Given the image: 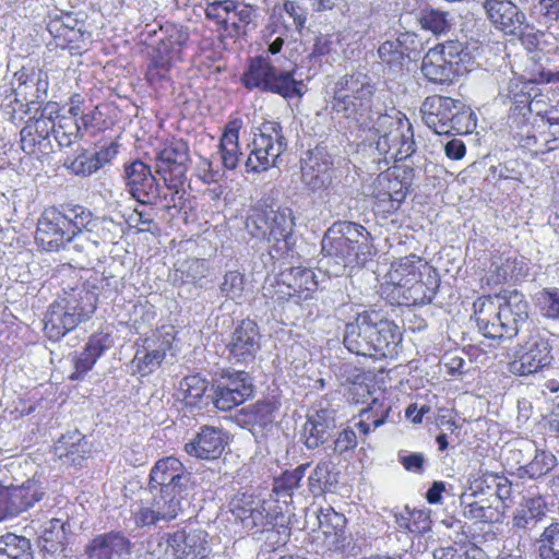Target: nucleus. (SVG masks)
Wrapping results in <instances>:
<instances>
[{
    "label": "nucleus",
    "instance_id": "7c9ffc66",
    "mask_svg": "<svg viewBox=\"0 0 559 559\" xmlns=\"http://www.w3.org/2000/svg\"><path fill=\"white\" fill-rule=\"evenodd\" d=\"M230 511L235 519L247 530L264 526L267 513L260 500H254L249 495L235 497L230 501Z\"/></svg>",
    "mask_w": 559,
    "mask_h": 559
},
{
    "label": "nucleus",
    "instance_id": "4c0bfd02",
    "mask_svg": "<svg viewBox=\"0 0 559 559\" xmlns=\"http://www.w3.org/2000/svg\"><path fill=\"white\" fill-rule=\"evenodd\" d=\"M60 210L66 219L67 229H69L70 235L74 234L73 241L82 239L84 231L90 230L95 219L92 212L81 205L62 206Z\"/></svg>",
    "mask_w": 559,
    "mask_h": 559
},
{
    "label": "nucleus",
    "instance_id": "c03bdc74",
    "mask_svg": "<svg viewBox=\"0 0 559 559\" xmlns=\"http://www.w3.org/2000/svg\"><path fill=\"white\" fill-rule=\"evenodd\" d=\"M276 409V405L269 401H259L249 405L246 408H242V412L247 417L245 419V424L265 428L275 419Z\"/></svg>",
    "mask_w": 559,
    "mask_h": 559
},
{
    "label": "nucleus",
    "instance_id": "0e129e2a",
    "mask_svg": "<svg viewBox=\"0 0 559 559\" xmlns=\"http://www.w3.org/2000/svg\"><path fill=\"white\" fill-rule=\"evenodd\" d=\"M389 412V406L384 407L382 404H378L374 401L369 408L360 412L359 417L369 421L374 430L385 423Z\"/></svg>",
    "mask_w": 559,
    "mask_h": 559
},
{
    "label": "nucleus",
    "instance_id": "393cba45",
    "mask_svg": "<svg viewBox=\"0 0 559 559\" xmlns=\"http://www.w3.org/2000/svg\"><path fill=\"white\" fill-rule=\"evenodd\" d=\"M527 263L523 257L499 255L491 261L485 282L490 287L518 282L527 275Z\"/></svg>",
    "mask_w": 559,
    "mask_h": 559
},
{
    "label": "nucleus",
    "instance_id": "69168bd1",
    "mask_svg": "<svg viewBox=\"0 0 559 559\" xmlns=\"http://www.w3.org/2000/svg\"><path fill=\"white\" fill-rule=\"evenodd\" d=\"M118 226L115 224L112 219H108L105 217H95L94 222L88 231L96 234L98 238L103 240V242L112 241L115 235L112 233V228H117Z\"/></svg>",
    "mask_w": 559,
    "mask_h": 559
},
{
    "label": "nucleus",
    "instance_id": "a18cd8bd",
    "mask_svg": "<svg viewBox=\"0 0 559 559\" xmlns=\"http://www.w3.org/2000/svg\"><path fill=\"white\" fill-rule=\"evenodd\" d=\"M63 166L72 175L80 177H90L98 170L93 154L85 148H79L73 156H68Z\"/></svg>",
    "mask_w": 559,
    "mask_h": 559
},
{
    "label": "nucleus",
    "instance_id": "9d476101",
    "mask_svg": "<svg viewBox=\"0 0 559 559\" xmlns=\"http://www.w3.org/2000/svg\"><path fill=\"white\" fill-rule=\"evenodd\" d=\"M155 557L173 559H205L211 554L209 534L200 528L177 530L173 534H164L151 549Z\"/></svg>",
    "mask_w": 559,
    "mask_h": 559
},
{
    "label": "nucleus",
    "instance_id": "dca6fc26",
    "mask_svg": "<svg viewBox=\"0 0 559 559\" xmlns=\"http://www.w3.org/2000/svg\"><path fill=\"white\" fill-rule=\"evenodd\" d=\"M261 335L259 326L252 320H242L231 332L226 345L227 358L234 364H249L260 350Z\"/></svg>",
    "mask_w": 559,
    "mask_h": 559
},
{
    "label": "nucleus",
    "instance_id": "bb28decb",
    "mask_svg": "<svg viewBox=\"0 0 559 559\" xmlns=\"http://www.w3.org/2000/svg\"><path fill=\"white\" fill-rule=\"evenodd\" d=\"M189 40L187 28L180 25H168L165 27L164 37L156 46L154 58L156 67L168 70L173 61L180 59V52Z\"/></svg>",
    "mask_w": 559,
    "mask_h": 559
},
{
    "label": "nucleus",
    "instance_id": "f8f14e48",
    "mask_svg": "<svg viewBox=\"0 0 559 559\" xmlns=\"http://www.w3.org/2000/svg\"><path fill=\"white\" fill-rule=\"evenodd\" d=\"M188 492L177 489L150 487V498L133 512L134 523L139 527L155 525L159 521H171L183 510L182 501Z\"/></svg>",
    "mask_w": 559,
    "mask_h": 559
},
{
    "label": "nucleus",
    "instance_id": "680f3d73",
    "mask_svg": "<svg viewBox=\"0 0 559 559\" xmlns=\"http://www.w3.org/2000/svg\"><path fill=\"white\" fill-rule=\"evenodd\" d=\"M48 108L49 107L44 108L39 117L27 122L34 133H37V138L41 141L48 139L50 134L55 136L57 118H52V110L49 111V115H46Z\"/></svg>",
    "mask_w": 559,
    "mask_h": 559
},
{
    "label": "nucleus",
    "instance_id": "79ce46f5",
    "mask_svg": "<svg viewBox=\"0 0 559 559\" xmlns=\"http://www.w3.org/2000/svg\"><path fill=\"white\" fill-rule=\"evenodd\" d=\"M535 455L528 463L520 465L519 475L530 478H538L550 472L557 464L556 456L547 451L534 449Z\"/></svg>",
    "mask_w": 559,
    "mask_h": 559
},
{
    "label": "nucleus",
    "instance_id": "a211bd4d",
    "mask_svg": "<svg viewBox=\"0 0 559 559\" xmlns=\"http://www.w3.org/2000/svg\"><path fill=\"white\" fill-rule=\"evenodd\" d=\"M253 394L250 377L245 371L228 373L222 378L214 391V405L221 411H230Z\"/></svg>",
    "mask_w": 559,
    "mask_h": 559
},
{
    "label": "nucleus",
    "instance_id": "4d7b16f0",
    "mask_svg": "<svg viewBox=\"0 0 559 559\" xmlns=\"http://www.w3.org/2000/svg\"><path fill=\"white\" fill-rule=\"evenodd\" d=\"M305 444L308 449H316L322 444L328 437V425L321 419L309 417L304 426Z\"/></svg>",
    "mask_w": 559,
    "mask_h": 559
},
{
    "label": "nucleus",
    "instance_id": "3c124183",
    "mask_svg": "<svg viewBox=\"0 0 559 559\" xmlns=\"http://www.w3.org/2000/svg\"><path fill=\"white\" fill-rule=\"evenodd\" d=\"M31 550V542L24 536L13 533L0 536V559H13Z\"/></svg>",
    "mask_w": 559,
    "mask_h": 559
},
{
    "label": "nucleus",
    "instance_id": "9b49d317",
    "mask_svg": "<svg viewBox=\"0 0 559 559\" xmlns=\"http://www.w3.org/2000/svg\"><path fill=\"white\" fill-rule=\"evenodd\" d=\"M48 481L43 473H35L21 485H0V522L14 519L40 501Z\"/></svg>",
    "mask_w": 559,
    "mask_h": 559
},
{
    "label": "nucleus",
    "instance_id": "774afa93",
    "mask_svg": "<svg viewBox=\"0 0 559 559\" xmlns=\"http://www.w3.org/2000/svg\"><path fill=\"white\" fill-rule=\"evenodd\" d=\"M331 473V463L320 461L309 476V486L312 491L322 490V484L329 481Z\"/></svg>",
    "mask_w": 559,
    "mask_h": 559
},
{
    "label": "nucleus",
    "instance_id": "bf43d9fd",
    "mask_svg": "<svg viewBox=\"0 0 559 559\" xmlns=\"http://www.w3.org/2000/svg\"><path fill=\"white\" fill-rule=\"evenodd\" d=\"M233 9H235L234 0L214 1L207 3L205 8V15L217 24H222L225 29H228V16Z\"/></svg>",
    "mask_w": 559,
    "mask_h": 559
},
{
    "label": "nucleus",
    "instance_id": "09e8293b",
    "mask_svg": "<svg viewBox=\"0 0 559 559\" xmlns=\"http://www.w3.org/2000/svg\"><path fill=\"white\" fill-rule=\"evenodd\" d=\"M449 16L448 12L429 9L420 12L418 21L423 29L429 31L433 35H441L451 28L452 23Z\"/></svg>",
    "mask_w": 559,
    "mask_h": 559
},
{
    "label": "nucleus",
    "instance_id": "37998d69",
    "mask_svg": "<svg viewBox=\"0 0 559 559\" xmlns=\"http://www.w3.org/2000/svg\"><path fill=\"white\" fill-rule=\"evenodd\" d=\"M383 181L389 182V190L383 193L379 192L377 194V199L380 203H388V205L383 206L384 211L389 213L395 212L400 209L402 202L406 198L407 189L396 178L391 180L390 174H382L379 177V182L382 183Z\"/></svg>",
    "mask_w": 559,
    "mask_h": 559
},
{
    "label": "nucleus",
    "instance_id": "f3484780",
    "mask_svg": "<svg viewBox=\"0 0 559 559\" xmlns=\"http://www.w3.org/2000/svg\"><path fill=\"white\" fill-rule=\"evenodd\" d=\"M175 342L174 328H163L144 340L143 348L134 356L138 368L144 374L151 373L160 366L168 352L173 354Z\"/></svg>",
    "mask_w": 559,
    "mask_h": 559
},
{
    "label": "nucleus",
    "instance_id": "4468645a",
    "mask_svg": "<svg viewBox=\"0 0 559 559\" xmlns=\"http://www.w3.org/2000/svg\"><path fill=\"white\" fill-rule=\"evenodd\" d=\"M550 360L551 346L548 340L540 333H534L519 345L509 370L515 376H528L549 365Z\"/></svg>",
    "mask_w": 559,
    "mask_h": 559
},
{
    "label": "nucleus",
    "instance_id": "c85d7f7f",
    "mask_svg": "<svg viewBox=\"0 0 559 559\" xmlns=\"http://www.w3.org/2000/svg\"><path fill=\"white\" fill-rule=\"evenodd\" d=\"M111 343L112 341L108 333L100 332L91 335L84 349L74 358L75 370L70 376V379H82L93 369L97 359L111 346Z\"/></svg>",
    "mask_w": 559,
    "mask_h": 559
},
{
    "label": "nucleus",
    "instance_id": "c756f323",
    "mask_svg": "<svg viewBox=\"0 0 559 559\" xmlns=\"http://www.w3.org/2000/svg\"><path fill=\"white\" fill-rule=\"evenodd\" d=\"M88 559H129L130 542L119 534L95 537L87 546Z\"/></svg>",
    "mask_w": 559,
    "mask_h": 559
},
{
    "label": "nucleus",
    "instance_id": "72a5a7b5",
    "mask_svg": "<svg viewBox=\"0 0 559 559\" xmlns=\"http://www.w3.org/2000/svg\"><path fill=\"white\" fill-rule=\"evenodd\" d=\"M334 177L335 169L328 162H318L316 158H311L301 168L302 181L313 191L332 186Z\"/></svg>",
    "mask_w": 559,
    "mask_h": 559
},
{
    "label": "nucleus",
    "instance_id": "2f4dec72",
    "mask_svg": "<svg viewBox=\"0 0 559 559\" xmlns=\"http://www.w3.org/2000/svg\"><path fill=\"white\" fill-rule=\"evenodd\" d=\"M545 516V501L540 497L530 498L516 508L512 519V524L515 528L527 530L535 527L536 524L543 521Z\"/></svg>",
    "mask_w": 559,
    "mask_h": 559
},
{
    "label": "nucleus",
    "instance_id": "13d9d810",
    "mask_svg": "<svg viewBox=\"0 0 559 559\" xmlns=\"http://www.w3.org/2000/svg\"><path fill=\"white\" fill-rule=\"evenodd\" d=\"M243 275L237 271H229L224 275L221 284V294L231 300L239 302L243 294Z\"/></svg>",
    "mask_w": 559,
    "mask_h": 559
},
{
    "label": "nucleus",
    "instance_id": "473e14b6",
    "mask_svg": "<svg viewBox=\"0 0 559 559\" xmlns=\"http://www.w3.org/2000/svg\"><path fill=\"white\" fill-rule=\"evenodd\" d=\"M69 524L60 519H51L47 526L44 528L39 543L44 551L56 555L66 549L68 544V528Z\"/></svg>",
    "mask_w": 559,
    "mask_h": 559
},
{
    "label": "nucleus",
    "instance_id": "864d4df0",
    "mask_svg": "<svg viewBox=\"0 0 559 559\" xmlns=\"http://www.w3.org/2000/svg\"><path fill=\"white\" fill-rule=\"evenodd\" d=\"M397 523L411 533L423 535L431 530L430 512L427 510L408 511V516L402 515Z\"/></svg>",
    "mask_w": 559,
    "mask_h": 559
},
{
    "label": "nucleus",
    "instance_id": "5701e85b",
    "mask_svg": "<svg viewBox=\"0 0 559 559\" xmlns=\"http://www.w3.org/2000/svg\"><path fill=\"white\" fill-rule=\"evenodd\" d=\"M127 187L139 202L151 203L158 195V185L151 168L141 160H134L124 168Z\"/></svg>",
    "mask_w": 559,
    "mask_h": 559
},
{
    "label": "nucleus",
    "instance_id": "aec40b11",
    "mask_svg": "<svg viewBox=\"0 0 559 559\" xmlns=\"http://www.w3.org/2000/svg\"><path fill=\"white\" fill-rule=\"evenodd\" d=\"M150 487L177 489L188 492L191 486V475L185 465L176 457L168 456L155 463L150 474Z\"/></svg>",
    "mask_w": 559,
    "mask_h": 559
},
{
    "label": "nucleus",
    "instance_id": "5fc2aeb1",
    "mask_svg": "<svg viewBox=\"0 0 559 559\" xmlns=\"http://www.w3.org/2000/svg\"><path fill=\"white\" fill-rule=\"evenodd\" d=\"M433 559H485L484 551L474 545L440 547L433 550Z\"/></svg>",
    "mask_w": 559,
    "mask_h": 559
},
{
    "label": "nucleus",
    "instance_id": "39448f33",
    "mask_svg": "<svg viewBox=\"0 0 559 559\" xmlns=\"http://www.w3.org/2000/svg\"><path fill=\"white\" fill-rule=\"evenodd\" d=\"M96 309V296L87 290L69 294L55 300L44 319L48 338L58 341L91 318Z\"/></svg>",
    "mask_w": 559,
    "mask_h": 559
},
{
    "label": "nucleus",
    "instance_id": "ea45409f",
    "mask_svg": "<svg viewBox=\"0 0 559 559\" xmlns=\"http://www.w3.org/2000/svg\"><path fill=\"white\" fill-rule=\"evenodd\" d=\"M430 51H437L438 55L444 59L456 74L460 76L467 71L465 61L468 59V53L465 51L463 44L459 40H448L442 44H438Z\"/></svg>",
    "mask_w": 559,
    "mask_h": 559
},
{
    "label": "nucleus",
    "instance_id": "f03ea898",
    "mask_svg": "<svg viewBox=\"0 0 559 559\" xmlns=\"http://www.w3.org/2000/svg\"><path fill=\"white\" fill-rule=\"evenodd\" d=\"M322 252L320 263L326 273L340 276L349 266L364 265L372 255L369 233L353 222L334 223L322 239Z\"/></svg>",
    "mask_w": 559,
    "mask_h": 559
},
{
    "label": "nucleus",
    "instance_id": "20e7f679",
    "mask_svg": "<svg viewBox=\"0 0 559 559\" xmlns=\"http://www.w3.org/2000/svg\"><path fill=\"white\" fill-rule=\"evenodd\" d=\"M293 212L288 207L258 206L246 221L247 230L257 238H265L273 257H284L294 246Z\"/></svg>",
    "mask_w": 559,
    "mask_h": 559
},
{
    "label": "nucleus",
    "instance_id": "ddd939ff",
    "mask_svg": "<svg viewBox=\"0 0 559 559\" xmlns=\"http://www.w3.org/2000/svg\"><path fill=\"white\" fill-rule=\"evenodd\" d=\"M318 288L316 273L307 267H289L282 271L274 284L264 286V295L277 301L295 299L296 302L307 300Z\"/></svg>",
    "mask_w": 559,
    "mask_h": 559
},
{
    "label": "nucleus",
    "instance_id": "f704fd0d",
    "mask_svg": "<svg viewBox=\"0 0 559 559\" xmlns=\"http://www.w3.org/2000/svg\"><path fill=\"white\" fill-rule=\"evenodd\" d=\"M239 129L240 121H230L226 126L219 142V154L222 164L227 169H235L239 163Z\"/></svg>",
    "mask_w": 559,
    "mask_h": 559
},
{
    "label": "nucleus",
    "instance_id": "a878e982",
    "mask_svg": "<svg viewBox=\"0 0 559 559\" xmlns=\"http://www.w3.org/2000/svg\"><path fill=\"white\" fill-rule=\"evenodd\" d=\"M189 147L182 140H173L165 145L156 157L157 173L176 179L182 178L188 169Z\"/></svg>",
    "mask_w": 559,
    "mask_h": 559
},
{
    "label": "nucleus",
    "instance_id": "338daca9",
    "mask_svg": "<svg viewBox=\"0 0 559 559\" xmlns=\"http://www.w3.org/2000/svg\"><path fill=\"white\" fill-rule=\"evenodd\" d=\"M544 316L548 319L559 321V289H544Z\"/></svg>",
    "mask_w": 559,
    "mask_h": 559
},
{
    "label": "nucleus",
    "instance_id": "603ef678",
    "mask_svg": "<svg viewBox=\"0 0 559 559\" xmlns=\"http://www.w3.org/2000/svg\"><path fill=\"white\" fill-rule=\"evenodd\" d=\"M207 274V266L204 260L190 259L180 263L175 271V281L180 280L181 283H198Z\"/></svg>",
    "mask_w": 559,
    "mask_h": 559
},
{
    "label": "nucleus",
    "instance_id": "de8ad7c7",
    "mask_svg": "<svg viewBox=\"0 0 559 559\" xmlns=\"http://www.w3.org/2000/svg\"><path fill=\"white\" fill-rule=\"evenodd\" d=\"M81 138V126L75 119L67 116H57L55 140L60 147H68Z\"/></svg>",
    "mask_w": 559,
    "mask_h": 559
},
{
    "label": "nucleus",
    "instance_id": "1a4fd4ad",
    "mask_svg": "<svg viewBox=\"0 0 559 559\" xmlns=\"http://www.w3.org/2000/svg\"><path fill=\"white\" fill-rule=\"evenodd\" d=\"M249 156L245 163L247 171L261 173L275 167L287 148L282 126L276 121L263 122L248 144Z\"/></svg>",
    "mask_w": 559,
    "mask_h": 559
},
{
    "label": "nucleus",
    "instance_id": "6ab92c4d",
    "mask_svg": "<svg viewBox=\"0 0 559 559\" xmlns=\"http://www.w3.org/2000/svg\"><path fill=\"white\" fill-rule=\"evenodd\" d=\"M418 276V267L409 258H405L397 264L392 265L391 271L388 273L389 282L392 283L399 292L406 288V290L402 293L406 301L425 304L431 300V296H419L420 293H424L425 284L417 280Z\"/></svg>",
    "mask_w": 559,
    "mask_h": 559
},
{
    "label": "nucleus",
    "instance_id": "2eb2a0df",
    "mask_svg": "<svg viewBox=\"0 0 559 559\" xmlns=\"http://www.w3.org/2000/svg\"><path fill=\"white\" fill-rule=\"evenodd\" d=\"M64 223L60 209L55 206L45 209L37 222L35 234L37 246L44 251L55 252L66 243L72 242L74 234L70 235Z\"/></svg>",
    "mask_w": 559,
    "mask_h": 559
},
{
    "label": "nucleus",
    "instance_id": "a19ab883",
    "mask_svg": "<svg viewBox=\"0 0 559 559\" xmlns=\"http://www.w3.org/2000/svg\"><path fill=\"white\" fill-rule=\"evenodd\" d=\"M308 464H302L292 472H286L282 477L275 479L273 492L277 501L289 503L293 498L294 490L299 487L300 480L304 478Z\"/></svg>",
    "mask_w": 559,
    "mask_h": 559
},
{
    "label": "nucleus",
    "instance_id": "0eeeda50",
    "mask_svg": "<svg viewBox=\"0 0 559 559\" xmlns=\"http://www.w3.org/2000/svg\"><path fill=\"white\" fill-rule=\"evenodd\" d=\"M241 82L248 90L257 88L278 94L284 98L300 97L304 94L302 81L295 79L294 71L277 70L267 56L251 58Z\"/></svg>",
    "mask_w": 559,
    "mask_h": 559
},
{
    "label": "nucleus",
    "instance_id": "4be33fe9",
    "mask_svg": "<svg viewBox=\"0 0 559 559\" xmlns=\"http://www.w3.org/2000/svg\"><path fill=\"white\" fill-rule=\"evenodd\" d=\"M487 17L506 34L524 35L525 14L510 0H483Z\"/></svg>",
    "mask_w": 559,
    "mask_h": 559
},
{
    "label": "nucleus",
    "instance_id": "e433bc0d",
    "mask_svg": "<svg viewBox=\"0 0 559 559\" xmlns=\"http://www.w3.org/2000/svg\"><path fill=\"white\" fill-rule=\"evenodd\" d=\"M360 94H357L354 98L348 99V110L346 108H334L333 111L342 115L344 118L353 120L361 127H369L373 121V98L374 93H369L365 100H359ZM378 111H376L377 115Z\"/></svg>",
    "mask_w": 559,
    "mask_h": 559
},
{
    "label": "nucleus",
    "instance_id": "6e6552de",
    "mask_svg": "<svg viewBox=\"0 0 559 559\" xmlns=\"http://www.w3.org/2000/svg\"><path fill=\"white\" fill-rule=\"evenodd\" d=\"M377 120L368 128L378 134L376 148L385 160L400 162L416 151L412 123L407 118L391 117L377 112Z\"/></svg>",
    "mask_w": 559,
    "mask_h": 559
},
{
    "label": "nucleus",
    "instance_id": "7ed1b4c3",
    "mask_svg": "<svg viewBox=\"0 0 559 559\" xmlns=\"http://www.w3.org/2000/svg\"><path fill=\"white\" fill-rule=\"evenodd\" d=\"M476 323L488 338H512L528 324V302L518 290L503 296L497 311L493 302L483 301L476 311Z\"/></svg>",
    "mask_w": 559,
    "mask_h": 559
},
{
    "label": "nucleus",
    "instance_id": "c9c22d12",
    "mask_svg": "<svg viewBox=\"0 0 559 559\" xmlns=\"http://www.w3.org/2000/svg\"><path fill=\"white\" fill-rule=\"evenodd\" d=\"M421 72L429 81L439 84L451 83L459 76L437 51L430 50L423 58Z\"/></svg>",
    "mask_w": 559,
    "mask_h": 559
},
{
    "label": "nucleus",
    "instance_id": "052dcab7",
    "mask_svg": "<svg viewBox=\"0 0 559 559\" xmlns=\"http://www.w3.org/2000/svg\"><path fill=\"white\" fill-rule=\"evenodd\" d=\"M381 61L391 68H401L405 58L400 41H384L378 49Z\"/></svg>",
    "mask_w": 559,
    "mask_h": 559
},
{
    "label": "nucleus",
    "instance_id": "6e6d98bb",
    "mask_svg": "<svg viewBox=\"0 0 559 559\" xmlns=\"http://www.w3.org/2000/svg\"><path fill=\"white\" fill-rule=\"evenodd\" d=\"M464 515L481 522H493L499 519L497 508L492 507L488 498L467 503L464 508Z\"/></svg>",
    "mask_w": 559,
    "mask_h": 559
},
{
    "label": "nucleus",
    "instance_id": "58836bf2",
    "mask_svg": "<svg viewBox=\"0 0 559 559\" xmlns=\"http://www.w3.org/2000/svg\"><path fill=\"white\" fill-rule=\"evenodd\" d=\"M56 452L60 459L68 457L73 463H79L88 453V443L81 432H69L57 441Z\"/></svg>",
    "mask_w": 559,
    "mask_h": 559
},
{
    "label": "nucleus",
    "instance_id": "423d86ee",
    "mask_svg": "<svg viewBox=\"0 0 559 559\" xmlns=\"http://www.w3.org/2000/svg\"><path fill=\"white\" fill-rule=\"evenodd\" d=\"M421 119L437 134L472 132L473 112L461 100L447 96H428L420 106Z\"/></svg>",
    "mask_w": 559,
    "mask_h": 559
},
{
    "label": "nucleus",
    "instance_id": "49530a36",
    "mask_svg": "<svg viewBox=\"0 0 559 559\" xmlns=\"http://www.w3.org/2000/svg\"><path fill=\"white\" fill-rule=\"evenodd\" d=\"M537 544L540 559H559V522L554 521L547 525Z\"/></svg>",
    "mask_w": 559,
    "mask_h": 559
},
{
    "label": "nucleus",
    "instance_id": "8fccbe9b",
    "mask_svg": "<svg viewBox=\"0 0 559 559\" xmlns=\"http://www.w3.org/2000/svg\"><path fill=\"white\" fill-rule=\"evenodd\" d=\"M206 389V380L199 376H188L180 382L179 385L182 400L187 405L190 406H195L201 402Z\"/></svg>",
    "mask_w": 559,
    "mask_h": 559
},
{
    "label": "nucleus",
    "instance_id": "412c9836",
    "mask_svg": "<svg viewBox=\"0 0 559 559\" xmlns=\"http://www.w3.org/2000/svg\"><path fill=\"white\" fill-rule=\"evenodd\" d=\"M317 518L328 549L346 556L350 555L352 546L346 532V518L332 508L320 509Z\"/></svg>",
    "mask_w": 559,
    "mask_h": 559
},
{
    "label": "nucleus",
    "instance_id": "f257e3e1",
    "mask_svg": "<svg viewBox=\"0 0 559 559\" xmlns=\"http://www.w3.org/2000/svg\"><path fill=\"white\" fill-rule=\"evenodd\" d=\"M401 338L400 328L393 321L369 309L346 323L343 344L353 354L382 358L393 354Z\"/></svg>",
    "mask_w": 559,
    "mask_h": 559
},
{
    "label": "nucleus",
    "instance_id": "b1692460",
    "mask_svg": "<svg viewBox=\"0 0 559 559\" xmlns=\"http://www.w3.org/2000/svg\"><path fill=\"white\" fill-rule=\"evenodd\" d=\"M369 93H376V86L371 80L364 73L345 74L341 76L333 87V97L331 100L332 109L346 108L348 110V99L354 98L357 94L359 100L366 102Z\"/></svg>",
    "mask_w": 559,
    "mask_h": 559
},
{
    "label": "nucleus",
    "instance_id": "e2e57ef3",
    "mask_svg": "<svg viewBox=\"0 0 559 559\" xmlns=\"http://www.w3.org/2000/svg\"><path fill=\"white\" fill-rule=\"evenodd\" d=\"M231 13H234L238 17V23L233 22L230 24L231 28L237 33L240 34L241 32H245V27L252 23L254 19L257 17V10L247 3H239L235 1V9H233Z\"/></svg>",
    "mask_w": 559,
    "mask_h": 559
},
{
    "label": "nucleus",
    "instance_id": "cd10ccee",
    "mask_svg": "<svg viewBox=\"0 0 559 559\" xmlns=\"http://www.w3.org/2000/svg\"><path fill=\"white\" fill-rule=\"evenodd\" d=\"M226 444V437L221 429L204 426L192 441L186 443L185 450L198 459L215 460L222 455Z\"/></svg>",
    "mask_w": 559,
    "mask_h": 559
}]
</instances>
